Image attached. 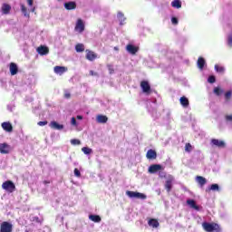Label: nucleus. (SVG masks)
I'll list each match as a JSON object with an SVG mask.
<instances>
[{
	"mask_svg": "<svg viewBox=\"0 0 232 232\" xmlns=\"http://www.w3.org/2000/svg\"><path fill=\"white\" fill-rule=\"evenodd\" d=\"M172 24H179V20L176 17L171 18Z\"/></svg>",
	"mask_w": 232,
	"mask_h": 232,
	"instance_id": "obj_37",
	"label": "nucleus"
},
{
	"mask_svg": "<svg viewBox=\"0 0 232 232\" xmlns=\"http://www.w3.org/2000/svg\"><path fill=\"white\" fill-rule=\"evenodd\" d=\"M216 72H218L219 73H224V67H221L219 65H215Z\"/></svg>",
	"mask_w": 232,
	"mask_h": 232,
	"instance_id": "obj_32",
	"label": "nucleus"
},
{
	"mask_svg": "<svg viewBox=\"0 0 232 232\" xmlns=\"http://www.w3.org/2000/svg\"><path fill=\"white\" fill-rule=\"evenodd\" d=\"M149 226L150 227H159L160 224H159V221L157 219H150L149 220Z\"/></svg>",
	"mask_w": 232,
	"mask_h": 232,
	"instance_id": "obj_25",
	"label": "nucleus"
},
{
	"mask_svg": "<svg viewBox=\"0 0 232 232\" xmlns=\"http://www.w3.org/2000/svg\"><path fill=\"white\" fill-rule=\"evenodd\" d=\"M82 151H83V153H84L85 155H90V153H92V149L87 148V147H83V148L82 149Z\"/></svg>",
	"mask_w": 232,
	"mask_h": 232,
	"instance_id": "obj_31",
	"label": "nucleus"
},
{
	"mask_svg": "<svg viewBox=\"0 0 232 232\" xmlns=\"http://www.w3.org/2000/svg\"><path fill=\"white\" fill-rule=\"evenodd\" d=\"M75 31L79 32V34H82L84 32V23L82 19H78L76 22Z\"/></svg>",
	"mask_w": 232,
	"mask_h": 232,
	"instance_id": "obj_5",
	"label": "nucleus"
},
{
	"mask_svg": "<svg viewBox=\"0 0 232 232\" xmlns=\"http://www.w3.org/2000/svg\"><path fill=\"white\" fill-rule=\"evenodd\" d=\"M10 72H11V75L17 74V64L14 63H10Z\"/></svg>",
	"mask_w": 232,
	"mask_h": 232,
	"instance_id": "obj_20",
	"label": "nucleus"
},
{
	"mask_svg": "<svg viewBox=\"0 0 232 232\" xmlns=\"http://www.w3.org/2000/svg\"><path fill=\"white\" fill-rule=\"evenodd\" d=\"M2 128L5 130V131H7L8 133H12L14 127L12 126V123L10 122H3Z\"/></svg>",
	"mask_w": 232,
	"mask_h": 232,
	"instance_id": "obj_11",
	"label": "nucleus"
},
{
	"mask_svg": "<svg viewBox=\"0 0 232 232\" xmlns=\"http://www.w3.org/2000/svg\"><path fill=\"white\" fill-rule=\"evenodd\" d=\"M10 10H12V7L8 4H4L2 6V12L3 14H10Z\"/></svg>",
	"mask_w": 232,
	"mask_h": 232,
	"instance_id": "obj_23",
	"label": "nucleus"
},
{
	"mask_svg": "<svg viewBox=\"0 0 232 232\" xmlns=\"http://www.w3.org/2000/svg\"><path fill=\"white\" fill-rule=\"evenodd\" d=\"M22 12H24V13L26 12V7H24V5H22Z\"/></svg>",
	"mask_w": 232,
	"mask_h": 232,
	"instance_id": "obj_44",
	"label": "nucleus"
},
{
	"mask_svg": "<svg viewBox=\"0 0 232 232\" xmlns=\"http://www.w3.org/2000/svg\"><path fill=\"white\" fill-rule=\"evenodd\" d=\"M212 146H216L217 148H224L226 146V142L224 140L213 139L211 140Z\"/></svg>",
	"mask_w": 232,
	"mask_h": 232,
	"instance_id": "obj_7",
	"label": "nucleus"
},
{
	"mask_svg": "<svg viewBox=\"0 0 232 232\" xmlns=\"http://www.w3.org/2000/svg\"><path fill=\"white\" fill-rule=\"evenodd\" d=\"M196 180L199 184V186H201V187L204 186L206 184V182H208L206 178L201 177V176H197Z\"/></svg>",
	"mask_w": 232,
	"mask_h": 232,
	"instance_id": "obj_21",
	"label": "nucleus"
},
{
	"mask_svg": "<svg viewBox=\"0 0 232 232\" xmlns=\"http://www.w3.org/2000/svg\"><path fill=\"white\" fill-rule=\"evenodd\" d=\"M37 53L40 54V55H46L48 54V53L50 52V50L48 49V47L46 46H43L41 45L40 47H38L36 49Z\"/></svg>",
	"mask_w": 232,
	"mask_h": 232,
	"instance_id": "obj_12",
	"label": "nucleus"
},
{
	"mask_svg": "<svg viewBox=\"0 0 232 232\" xmlns=\"http://www.w3.org/2000/svg\"><path fill=\"white\" fill-rule=\"evenodd\" d=\"M86 59H88V61H95L97 54L93 53V51L86 50Z\"/></svg>",
	"mask_w": 232,
	"mask_h": 232,
	"instance_id": "obj_10",
	"label": "nucleus"
},
{
	"mask_svg": "<svg viewBox=\"0 0 232 232\" xmlns=\"http://www.w3.org/2000/svg\"><path fill=\"white\" fill-rule=\"evenodd\" d=\"M160 169H162V166L160 165H151L149 168V173H157V171H160Z\"/></svg>",
	"mask_w": 232,
	"mask_h": 232,
	"instance_id": "obj_15",
	"label": "nucleus"
},
{
	"mask_svg": "<svg viewBox=\"0 0 232 232\" xmlns=\"http://www.w3.org/2000/svg\"><path fill=\"white\" fill-rule=\"evenodd\" d=\"M171 5L173 6V8H182V3L180 2V0L172 1Z\"/></svg>",
	"mask_w": 232,
	"mask_h": 232,
	"instance_id": "obj_26",
	"label": "nucleus"
},
{
	"mask_svg": "<svg viewBox=\"0 0 232 232\" xmlns=\"http://www.w3.org/2000/svg\"><path fill=\"white\" fill-rule=\"evenodd\" d=\"M218 189H219L218 184H212L208 191H218Z\"/></svg>",
	"mask_w": 232,
	"mask_h": 232,
	"instance_id": "obj_30",
	"label": "nucleus"
},
{
	"mask_svg": "<svg viewBox=\"0 0 232 232\" xmlns=\"http://www.w3.org/2000/svg\"><path fill=\"white\" fill-rule=\"evenodd\" d=\"M96 121L97 122H99L100 124H106V122H108V117L104 116V115H98L96 117Z\"/></svg>",
	"mask_w": 232,
	"mask_h": 232,
	"instance_id": "obj_17",
	"label": "nucleus"
},
{
	"mask_svg": "<svg viewBox=\"0 0 232 232\" xmlns=\"http://www.w3.org/2000/svg\"><path fill=\"white\" fill-rule=\"evenodd\" d=\"M76 7L77 5L75 2H69L64 4V8H66V10H75Z\"/></svg>",
	"mask_w": 232,
	"mask_h": 232,
	"instance_id": "obj_18",
	"label": "nucleus"
},
{
	"mask_svg": "<svg viewBox=\"0 0 232 232\" xmlns=\"http://www.w3.org/2000/svg\"><path fill=\"white\" fill-rule=\"evenodd\" d=\"M222 89L218 88V87H216L214 89V93H216V95H220L222 93Z\"/></svg>",
	"mask_w": 232,
	"mask_h": 232,
	"instance_id": "obj_33",
	"label": "nucleus"
},
{
	"mask_svg": "<svg viewBox=\"0 0 232 232\" xmlns=\"http://www.w3.org/2000/svg\"><path fill=\"white\" fill-rule=\"evenodd\" d=\"M65 72H68V68L64 66H55L54 67V72L58 75H63Z\"/></svg>",
	"mask_w": 232,
	"mask_h": 232,
	"instance_id": "obj_13",
	"label": "nucleus"
},
{
	"mask_svg": "<svg viewBox=\"0 0 232 232\" xmlns=\"http://www.w3.org/2000/svg\"><path fill=\"white\" fill-rule=\"evenodd\" d=\"M215 81H216L215 76L208 77V82H210L211 84H213V82H215Z\"/></svg>",
	"mask_w": 232,
	"mask_h": 232,
	"instance_id": "obj_35",
	"label": "nucleus"
},
{
	"mask_svg": "<svg viewBox=\"0 0 232 232\" xmlns=\"http://www.w3.org/2000/svg\"><path fill=\"white\" fill-rule=\"evenodd\" d=\"M185 150L186 151H191V144L187 143L186 146H185Z\"/></svg>",
	"mask_w": 232,
	"mask_h": 232,
	"instance_id": "obj_36",
	"label": "nucleus"
},
{
	"mask_svg": "<svg viewBox=\"0 0 232 232\" xmlns=\"http://www.w3.org/2000/svg\"><path fill=\"white\" fill-rule=\"evenodd\" d=\"M48 124V121H39L38 126H46Z\"/></svg>",
	"mask_w": 232,
	"mask_h": 232,
	"instance_id": "obj_40",
	"label": "nucleus"
},
{
	"mask_svg": "<svg viewBox=\"0 0 232 232\" xmlns=\"http://www.w3.org/2000/svg\"><path fill=\"white\" fill-rule=\"evenodd\" d=\"M2 188L7 193H14V191H15V184L10 180H7L2 184Z\"/></svg>",
	"mask_w": 232,
	"mask_h": 232,
	"instance_id": "obj_2",
	"label": "nucleus"
},
{
	"mask_svg": "<svg viewBox=\"0 0 232 232\" xmlns=\"http://www.w3.org/2000/svg\"><path fill=\"white\" fill-rule=\"evenodd\" d=\"M65 99H70V97H72V95L70 94L69 92H66L64 94Z\"/></svg>",
	"mask_w": 232,
	"mask_h": 232,
	"instance_id": "obj_42",
	"label": "nucleus"
},
{
	"mask_svg": "<svg viewBox=\"0 0 232 232\" xmlns=\"http://www.w3.org/2000/svg\"><path fill=\"white\" fill-rule=\"evenodd\" d=\"M12 224L8 222H3L0 227V232H12Z\"/></svg>",
	"mask_w": 232,
	"mask_h": 232,
	"instance_id": "obj_4",
	"label": "nucleus"
},
{
	"mask_svg": "<svg viewBox=\"0 0 232 232\" xmlns=\"http://www.w3.org/2000/svg\"><path fill=\"white\" fill-rule=\"evenodd\" d=\"M146 157H147V159H149V160H153L157 159V151H155L153 150H149Z\"/></svg>",
	"mask_w": 232,
	"mask_h": 232,
	"instance_id": "obj_14",
	"label": "nucleus"
},
{
	"mask_svg": "<svg viewBox=\"0 0 232 232\" xmlns=\"http://www.w3.org/2000/svg\"><path fill=\"white\" fill-rule=\"evenodd\" d=\"M77 119H79V121H82V116L78 115Z\"/></svg>",
	"mask_w": 232,
	"mask_h": 232,
	"instance_id": "obj_46",
	"label": "nucleus"
},
{
	"mask_svg": "<svg viewBox=\"0 0 232 232\" xmlns=\"http://www.w3.org/2000/svg\"><path fill=\"white\" fill-rule=\"evenodd\" d=\"M140 88L142 89L143 93H150L151 90L150 83L146 81L140 82Z\"/></svg>",
	"mask_w": 232,
	"mask_h": 232,
	"instance_id": "obj_6",
	"label": "nucleus"
},
{
	"mask_svg": "<svg viewBox=\"0 0 232 232\" xmlns=\"http://www.w3.org/2000/svg\"><path fill=\"white\" fill-rule=\"evenodd\" d=\"M71 143H72L73 146H77V145L81 144V140H71Z\"/></svg>",
	"mask_w": 232,
	"mask_h": 232,
	"instance_id": "obj_34",
	"label": "nucleus"
},
{
	"mask_svg": "<svg viewBox=\"0 0 232 232\" xmlns=\"http://www.w3.org/2000/svg\"><path fill=\"white\" fill-rule=\"evenodd\" d=\"M231 95H232L231 92H228L225 94L227 101H228V99H231Z\"/></svg>",
	"mask_w": 232,
	"mask_h": 232,
	"instance_id": "obj_38",
	"label": "nucleus"
},
{
	"mask_svg": "<svg viewBox=\"0 0 232 232\" xmlns=\"http://www.w3.org/2000/svg\"><path fill=\"white\" fill-rule=\"evenodd\" d=\"M90 220L92 222H101V217L96 215H91L89 216Z\"/></svg>",
	"mask_w": 232,
	"mask_h": 232,
	"instance_id": "obj_28",
	"label": "nucleus"
},
{
	"mask_svg": "<svg viewBox=\"0 0 232 232\" xmlns=\"http://www.w3.org/2000/svg\"><path fill=\"white\" fill-rule=\"evenodd\" d=\"M179 102L184 108H188L189 106V100H188V98H186L185 96L179 99Z\"/></svg>",
	"mask_w": 232,
	"mask_h": 232,
	"instance_id": "obj_19",
	"label": "nucleus"
},
{
	"mask_svg": "<svg viewBox=\"0 0 232 232\" xmlns=\"http://www.w3.org/2000/svg\"><path fill=\"white\" fill-rule=\"evenodd\" d=\"M172 182H173V179L167 180L166 185H165L167 191H171Z\"/></svg>",
	"mask_w": 232,
	"mask_h": 232,
	"instance_id": "obj_27",
	"label": "nucleus"
},
{
	"mask_svg": "<svg viewBox=\"0 0 232 232\" xmlns=\"http://www.w3.org/2000/svg\"><path fill=\"white\" fill-rule=\"evenodd\" d=\"M226 119H227V121H232V116L231 115L230 116H227Z\"/></svg>",
	"mask_w": 232,
	"mask_h": 232,
	"instance_id": "obj_45",
	"label": "nucleus"
},
{
	"mask_svg": "<svg viewBox=\"0 0 232 232\" xmlns=\"http://www.w3.org/2000/svg\"><path fill=\"white\" fill-rule=\"evenodd\" d=\"M127 195L130 198H140L141 200L147 198L146 194L140 192L127 191Z\"/></svg>",
	"mask_w": 232,
	"mask_h": 232,
	"instance_id": "obj_3",
	"label": "nucleus"
},
{
	"mask_svg": "<svg viewBox=\"0 0 232 232\" xmlns=\"http://www.w3.org/2000/svg\"><path fill=\"white\" fill-rule=\"evenodd\" d=\"M74 175L75 177H81V171H79L77 169H74Z\"/></svg>",
	"mask_w": 232,
	"mask_h": 232,
	"instance_id": "obj_39",
	"label": "nucleus"
},
{
	"mask_svg": "<svg viewBox=\"0 0 232 232\" xmlns=\"http://www.w3.org/2000/svg\"><path fill=\"white\" fill-rule=\"evenodd\" d=\"M0 153L2 154L10 153V145L6 143H0Z\"/></svg>",
	"mask_w": 232,
	"mask_h": 232,
	"instance_id": "obj_8",
	"label": "nucleus"
},
{
	"mask_svg": "<svg viewBox=\"0 0 232 232\" xmlns=\"http://www.w3.org/2000/svg\"><path fill=\"white\" fill-rule=\"evenodd\" d=\"M32 12H35V7H34V8L32 9Z\"/></svg>",
	"mask_w": 232,
	"mask_h": 232,
	"instance_id": "obj_47",
	"label": "nucleus"
},
{
	"mask_svg": "<svg viewBox=\"0 0 232 232\" xmlns=\"http://www.w3.org/2000/svg\"><path fill=\"white\" fill-rule=\"evenodd\" d=\"M204 64H206V60H204V58L199 57L198 59V67L199 68V70H202L204 68Z\"/></svg>",
	"mask_w": 232,
	"mask_h": 232,
	"instance_id": "obj_24",
	"label": "nucleus"
},
{
	"mask_svg": "<svg viewBox=\"0 0 232 232\" xmlns=\"http://www.w3.org/2000/svg\"><path fill=\"white\" fill-rule=\"evenodd\" d=\"M76 52H84V44H78L75 46Z\"/></svg>",
	"mask_w": 232,
	"mask_h": 232,
	"instance_id": "obj_29",
	"label": "nucleus"
},
{
	"mask_svg": "<svg viewBox=\"0 0 232 232\" xmlns=\"http://www.w3.org/2000/svg\"><path fill=\"white\" fill-rule=\"evenodd\" d=\"M127 52L129 53H131L132 55H135L139 52V47L132 45V44H128L126 47Z\"/></svg>",
	"mask_w": 232,
	"mask_h": 232,
	"instance_id": "obj_9",
	"label": "nucleus"
},
{
	"mask_svg": "<svg viewBox=\"0 0 232 232\" xmlns=\"http://www.w3.org/2000/svg\"><path fill=\"white\" fill-rule=\"evenodd\" d=\"M91 75H93V71H91Z\"/></svg>",
	"mask_w": 232,
	"mask_h": 232,
	"instance_id": "obj_48",
	"label": "nucleus"
},
{
	"mask_svg": "<svg viewBox=\"0 0 232 232\" xmlns=\"http://www.w3.org/2000/svg\"><path fill=\"white\" fill-rule=\"evenodd\" d=\"M187 204L188 206H189V208H192V209H196V211H198L200 209V207H198L193 199L187 200Z\"/></svg>",
	"mask_w": 232,
	"mask_h": 232,
	"instance_id": "obj_16",
	"label": "nucleus"
},
{
	"mask_svg": "<svg viewBox=\"0 0 232 232\" xmlns=\"http://www.w3.org/2000/svg\"><path fill=\"white\" fill-rule=\"evenodd\" d=\"M51 128H53V130H63V128H64L63 125H61L59 123H57L56 121H52L50 123Z\"/></svg>",
	"mask_w": 232,
	"mask_h": 232,
	"instance_id": "obj_22",
	"label": "nucleus"
},
{
	"mask_svg": "<svg viewBox=\"0 0 232 232\" xmlns=\"http://www.w3.org/2000/svg\"><path fill=\"white\" fill-rule=\"evenodd\" d=\"M229 44H231V40H228Z\"/></svg>",
	"mask_w": 232,
	"mask_h": 232,
	"instance_id": "obj_49",
	"label": "nucleus"
},
{
	"mask_svg": "<svg viewBox=\"0 0 232 232\" xmlns=\"http://www.w3.org/2000/svg\"><path fill=\"white\" fill-rule=\"evenodd\" d=\"M202 227L207 232H220V226L217 223L203 222Z\"/></svg>",
	"mask_w": 232,
	"mask_h": 232,
	"instance_id": "obj_1",
	"label": "nucleus"
},
{
	"mask_svg": "<svg viewBox=\"0 0 232 232\" xmlns=\"http://www.w3.org/2000/svg\"><path fill=\"white\" fill-rule=\"evenodd\" d=\"M71 124H72V126H77V121H75L74 118H72Z\"/></svg>",
	"mask_w": 232,
	"mask_h": 232,
	"instance_id": "obj_41",
	"label": "nucleus"
},
{
	"mask_svg": "<svg viewBox=\"0 0 232 232\" xmlns=\"http://www.w3.org/2000/svg\"><path fill=\"white\" fill-rule=\"evenodd\" d=\"M27 3L29 6H32L34 5V0H27Z\"/></svg>",
	"mask_w": 232,
	"mask_h": 232,
	"instance_id": "obj_43",
	"label": "nucleus"
}]
</instances>
